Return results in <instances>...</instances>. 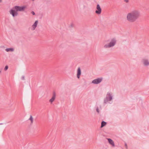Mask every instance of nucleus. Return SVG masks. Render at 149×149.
<instances>
[{
  "mask_svg": "<svg viewBox=\"0 0 149 149\" xmlns=\"http://www.w3.org/2000/svg\"><path fill=\"white\" fill-rule=\"evenodd\" d=\"M140 16V12L138 10H134L127 14V19L130 22H134Z\"/></svg>",
  "mask_w": 149,
  "mask_h": 149,
  "instance_id": "1",
  "label": "nucleus"
},
{
  "mask_svg": "<svg viewBox=\"0 0 149 149\" xmlns=\"http://www.w3.org/2000/svg\"><path fill=\"white\" fill-rule=\"evenodd\" d=\"M1 72V71L0 70V73Z\"/></svg>",
  "mask_w": 149,
  "mask_h": 149,
  "instance_id": "23",
  "label": "nucleus"
},
{
  "mask_svg": "<svg viewBox=\"0 0 149 149\" xmlns=\"http://www.w3.org/2000/svg\"><path fill=\"white\" fill-rule=\"evenodd\" d=\"M108 140L109 143L113 146H114V143L113 141L110 139H108Z\"/></svg>",
  "mask_w": 149,
  "mask_h": 149,
  "instance_id": "11",
  "label": "nucleus"
},
{
  "mask_svg": "<svg viewBox=\"0 0 149 149\" xmlns=\"http://www.w3.org/2000/svg\"><path fill=\"white\" fill-rule=\"evenodd\" d=\"M106 124L107 123L106 122L104 121H102L101 123V127H103L104 126L106 125Z\"/></svg>",
  "mask_w": 149,
  "mask_h": 149,
  "instance_id": "12",
  "label": "nucleus"
},
{
  "mask_svg": "<svg viewBox=\"0 0 149 149\" xmlns=\"http://www.w3.org/2000/svg\"><path fill=\"white\" fill-rule=\"evenodd\" d=\"M29 120H30L31 121V123L32 124L33 122V118L31 115L30 116V118L29 119Z\"/></svg>",
  "mask_w": 149,
  "mask_h": 149,
  "instance_id": "14",
  "label": "nucleus"
},
{
  "mask_svg": "<svg viewBox=\"0 0 149 149\" xmlns=\"http://www.w3.org/2000/svg\"><path fill=\"white\" fill-rule=\"evenodd\" d=\"M96 8L97 10L95 11V13L99 15L101 13L102 9L99 4L97 5Z\"/></svg>",
  "mask_w": 149,
  "mask_h": 149,
  "instance_id": "5",
  "label": "nucleus"
},
{
  "mask_svg": "<svg viewBox=\"0 0 149 149\" xmlns=\"http://www.w3.org/2000/svg\"><path fill=\"white\" fill-rule=\"evenodd\" d=\"M96 111L98 113H99V110L98 107L97 108Z\"/></svg>",
  "mask_w": 149,
  "mask_h": 149,
  "instance_id": "17",
  "label": "nucleus"
},
{
  "mask_svg": "<svg viewBox=\"0 0 149 149\" xmlns=\"http://www.w3.org/2000/svg\"><path fill=\"white\" fill-rule=\"evenodd\" d=\"M31 13L33 15H35V13L33 11H32Z\"/></svg>",
  "mask_w": 149,
  "mask_h": 149,
  "instance_id": "19",
  "label": "nucleus"
},
{
  "mask_svg": "<svg viewBox=\"0 0 149 149\" xmlns=\"http://www.w3.org/2000/svg\"><path fill=\"white\" fill-rule=\"evenodd\" d=\"M3 124V123H0V125H2V124Z\"/></svg>",
  "mask_w": 149,
  "mask_h": 149,
  "instance_id": "21",
  "label": "nucleus"
},
{
  "mask_svg": "<svg viewBox=\"0 0 149 149\" xmlns=\"http://www.w3.org/2000/svg\"><path fill=\"white\" fill-rule=\"evenodd\" d=\"M32 1H34V0H32Z\"/></svg>",
  "mask_w": 149,
  "mask_h": 149,
  "instance_id": "22",
  "label": "nucleus"
},
{
  "mask_svg": "<svg viewBox=\"0 0 149 149\" xmlns=\"http://www.w3.org/2000/svg\"><path fill=\"white\" fill-rule=\"evenodd\" d=\"M143 64L145 66H148L149 65V62L148 60L146 59H143L142 60Z\"/></svg>",
  "mask_w": 149,
  "mask_h": 149,
  "instance_id": "8",
  "label": "nucleus"
},
{
  "mask_svg": "<svg viewBox=\"0 0 149 149\" xmlns=\"http://www.w3.org/2000/svg\"><path fill=\"white\" fill-rule=\"evenodd\" d=\"M56 93H55L54 92L53 93V96L52 98L49 100V102L51 103V104L52 103V102L54 101L56 98Z\"/></svg>",
  "mask_w": 149,
  "mask_h": 149,
  "instance_id": "7",
  "label": "nucleus"
},
{
  "mask_svg": "<svg viewBox=\"0 0 149 149\" xmlns=\"http://www.w3.org/2000/svg\"><path fill=\"white\" fill-rule=\"evenodd\" d=\"M116 43V40L115 39L113 38L112 39L111 42L108 44H106L104 47L106 48H109L114 46Z\"/></svg>",
  "mask_w": 149,
  "mask_h": 149,
  "instance_id": "3",
  "label": "nucleus"
},
{
  "mask_svg": "<svg viewBox=\"0 0 149 149\" xmlns=\"http://www.w3.org/2000/svg\"><path fill=\"white\" fill-rule=\"evenodd\" d=\"M81 74V71L80 68H79L77 70V77L79 78L80 77V76Z\"/></svg>",
  "mask_w": 149,
  "mask_h": 149,
  "instance_id": "9",
  "label": "nucleus"
},
{
  "mask_svg": "<svg viewBox=\"0 0 149 149\" xmlns=\"http://www.w3.org/2000/svg\"><path fill=\"white\" fill-rule=\"evenodd\" d=\"M14 50V49L12 48H7L6 49V51L7 52L10 51L12 52Z\"/></svg>",
  "mask_w": 149,
  "mask_h": 149,
  "instance_id": "13",
  "label": "nucleus"
},
{
  "mask_svg": "<svg viewBox=\"0 0 149 149\" xmlns=\"http://www.w3.org/2000/svg\"><path fill=\"white\" fill-rule=\"evenodd\" d=\"M26 8V6H15L13 8V9H11L10 11V13L11 14L13 17L17 16L18 15L17 11H24Z\"/></svg>",
  "mask_w": 149,
  "mask_h": 149,
  "instance_id": "2",
  "label": "nucleus"
},
{
  "mask_svg": "<svg viewBox=\"0 0 149 149\" xmlns=\"http://www.w3.org/2000/svg\"><path fill=\"white\" fill-rule=\"evenodd\" d=\"M38 23V21L37 20L36 21L34 24L32 25L33 30H34L36 27H37V25Z\"/></svg>",
  "mask_w": 149,
  "mask_h": 149,
  "instance_id": "10",
  "label": "nucleus"
},
{
  "mask_svg": "<svg viewBox=\"0 0 149 149\" xmlns=\"http://www.w3.org/2000/svg\"><path fill=\"white\" fill-rule=\"evenodd\" d=\"M126 3H128L129 1V0H123Z\"/></svg>",
  "mask_w": 149,
  "mask_h": 149,
  "instance_id": "16",
  "label": "nucleus"
},
{
  "mask_svg": "<svg viewBox=\"0 0 149 149\" xmlns=\"http://www.w3.org/2000/svg\"><path fill=\"white\" fill-rule=\"evenodd\" d=\"M8 68V65H6L4 68V70L5 71Z\"/></svg>",
  "mask_w": 149,
  "mask_h": 149,
  "instance_id": "15",
  "label": "nucleus"
},
{
  "mask_svg": "<svg viewBox=\"0 0 149 149\" xmlns=\"http://www.w3.org/2000/svg\"><path fill=\"white\" fill-rule=\"evenodd\" d=\"M125 147L127 149V144L126 143H125Z\"/></svg>",
  "mask_w": 149,
  "mask_h": 149,
  "instance_id": "18",
  "label": "nucleus"
},
{
  "mask_svg": "<svg viewBox=\"0 0 149 149\" xmlns=\"http://www.w3.org/2000/svg\"><path fill=\"white\" fill-rule=\"evenodd\" d=\"M2 2V0H0V3H1Z\"/></svg>",
  "mask_w": 149,
  "mask_h": 149,
  "instance_id": "20",
  "label": "nucleus"
},
{
  "mask_svg": "<svg viewBox=\"0 0 149 149\" xmlns=\"http://www.w3.org/2000/svg\"><path fill=\"white\" fill-rule=\"evenodd\" d=\"M102 81V78H98L93 80L92 83L95 84H97L100 83Z\"/></svg>",
  "mask_w": 149,
  "mask_h": 149,
  "instance_id": "6",
  "label": "nucleus"
},
{
  "mask_svg": "<svg viewBox=\"0 0 149 149\" xmlns=\"http://www.w3.org/2000/svg\"><path fill=\"white\" fill-rule=\"evenodd\" d=\"M112 99L111 94L108 93L107 95L106 98L105 99L104 101V103H106L108 102L111 100Z\"/></svg>",
  "mask_w": 149,
  "mask_h": 149,
  "instance_id": "4",
  "label": "nucleus"
}]
</instances>
